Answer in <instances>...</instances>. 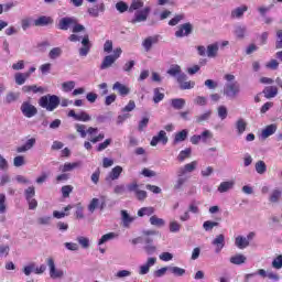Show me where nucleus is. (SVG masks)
I'll return each mask as SVG.
<instances>
[{"label":"nucleus","instance_id":"obj_50","mask_svg":"<svg viewBox=\"0 0 282 282\" xmlns=\"http://www.w3.org/2000/svg\"><path fill=\"white\" fill-rule=\"evenodd\" d=\"M182 73V67L180 65H173L167 69L170 76H178Z\"/></svg>","mask_w":282,"mask_h":282},{"label":"nucleus","instance_id":"obj_32","mask_svg":"<svg viewBox=\"0 0 282 282\" xmlns=\"http://www.w3.org/2000/svg\"><path fill=\"white\" fill-rule=\"evenodd\" d=\"M248 127V123L243 119H238L236 122V129L238 131V135H242V133L246 132V129Z\"/></svg>","mask_w":282,"mask_h":282},{"label":"nucleus","instance_id":"obj_64","mask_svg":"<svg viewBox=\"0 0 282 282\" xmlns=\"http://www.w3.org/2000/svg\"><path fill=\"white\" fill-rule=\"evenodd\" d=\"M276 37L275 47L276 50H282V30L276 31Z\"/></svg>","mask_w":282,"mask_h":282},{"label":"nucleus","instance_id":"obj_63","mask_svg":"<svg viewBox=\"0 0 282 282\" xmlns=\"http://www.w3.org/2000/svg\"><path fill=\"white\" fill-rule=\"evenodd\" d=\"M267 69H279V62L276 59H271L265 64Z\"/></svg>","mask_w":282,"mask_h":282},{"label":"nucleus","instance_id":"obj_55","mask_svg":"<svg viewBox=\"0 0 282 282\" xmlns=\"http://www.w3.org/2000/svg\"><path fill=\"white\" fill-rule=\"evenodd\" d=\"M9 254H10V246L0 245V259H3V257H8Z\"/></svg>","mask_w":282,"mask_h":282},{"label":"nucleus","instance_id":"obj_4","mask_svg":"<svg viewBox=\"0 0 282 282\" xmlns=\"http://www.w3.org/2000/svg\"><path fill=\"white\" fill-rule=\"evenodd\" d=\"M121 55H122V48H120V47L115 48L112 55H107L104 57L101 65H100V69H109V67H111V65H113V63H116V61Z\"/></svg>","mask_w":282,"mask_h":282},{"label":"nucleus","instance_id":"obj_22","mask_svg":"<svg viewBox=\"0 0 282 282\" xmlns=\"http://www.w3.org/2000/svg\"><path fill=\"white\" fill-rule=\"evenodd\" d=\"M235 246H237L239 250H243L250 246V241H248V239L243 236H238L236 237Z\"/></svg>","mask_w":282,"mask_h":282},{"label":"nucleus","instance_id":"obj_45","mask_svg":"<svg viewBox=\"0 0 282 282\" xmlns=\"http://www.w3.org/2000/svg\"><path fill=\"white\" fill-rule=\"evenodd\" d=\"M116 10L120 12V14H123V12L129 11V4H127L124 1H119L116 3Z\"/></svg>","mask_w":282,"mask_h":282},{"label":"nucleus","instance_id":"obj_5","mask_svg":"<svg viewBox=\"0 0 282 282\" xmlns=\"http://www.w3.org/2000/svg\"><path fill=\"white\" fill-rule=\"evenodd\" d=\"M20 111L22 112L24 118H34V116L39 113V109H36L35 106L32 105V102L30 101H23L20 107Z\"/></svg>","mask_w":282,"mask_h":282},{"label":"nucleus","instance_id":"obj_41","mask_svg":"<svg viewBox=\"0 0 282 282\" xmlns=\"http://www.w3.org/2000/svg\"><path fill=\"white\" fill-rule=\"evenodd\" d=\"M116 237H118L116 232L106 234L99 239L98 246H102V243H107V241H111V239H116Z\"/></svg>","mask_w":282,"mask_h":282},{"label":"nucleus","instance_id":"obj_16","mask_svg":"<svg viewBox=\"0 0 282 282\" xmlns=\"http://www.w3.org/2000/svg\"><path fill=\"white\" fill-rule=\"evenodd\" d=\"M212 243L216 247V252L219 253L221 250H224V246H226V237L220 234L216 236Z\"/></svg>","mask_w":282,"mask_h":282},{"label":"nucleus","instance_id":"obj_20","mask_svg":"<svg viewBox=\"0 0 282 282\" xmlns=\"http://www.w3.org/2000/svg\"><path fill=\"white\" fill-rule=\"evenodd\" d=\"M34 144H36V139L31 138L25 142V144L17 148V153H25V151H30Z\"/></svg>","mask_w":282,"mask_h":282},{"label":"nucleus","instance_id":"obj_52","mask_svg":"<svg viewBox=\"0 0 282 282\" xmlns=\"http://www.w3.org/2000/svg\"><path fill=\"white\" fill-rule=\"evenodd\" d=\"M213 111L208 110L207 112L200 115V116H197L196 117V122L197 124H202V122H206V120H208V118H210Z\"/></svg>","mask_w":282,"mask_h":282},{"label":"nucleus","instance_id":"obj_2","mask_svg":"<svg viewBox=\"0 0 282 282\" xmlns=\"http://www.w3.org/2000/svg\"><path fill=\"white\" fill-rule=\"evenodd\" d=\"M224 78L228 83L224 87V95L227 96V98H237L241 91V86L239 83L232 82L235 80V75L226 74Z\"/></svg>","mask_w":282,"mask_h":282},{"label":"nucleus","instance_id":"obj_56","mask_svg":"<svg viewBox=\"0 0 282 282\" xmlns=\"http://www.w3.org/2000/svg\"><path fill=\"white\" fill-rule=\"evenodd\" d=\"M74 87H76V83L72 80L62 84L63 91H66V93L72 91Z\"/></svg>","mask_w":282,"mask_h":282},{"label":"nucleus","instance_id":"obj_61","mask_svg":"<svg viewBox=\"0 0 282 282\" xmlns=\"http://www.w3.org/2000/svg\"><path fill=\"white\" fill-rule=\"evenodd\" d=\"M272 265L273 268H275V270H281L282 268V256H278L273 261H272Z\"/></svg>","mask_w":282,"mask_h":282},{"label":"nucleus","instance_id":"obj_13","mask_svg":"<svg viewBox=\"0 0 282 282\" xmlns=\"http://www.w3.org/2000/svg\"><path fill=\"white\" fill-rule=\"evenodd\" d=\"M197 169V161H192L191 163L185 164L183 167H180L177 171L178 177H184L186 173H193Z\"/></svg>","mask_w":282,"mask_h":282},{"label":"nucleus","instance_id":"obj_34","mask_svg":"<svg viewBox=\"0 0 282 282\" xmlns=\"http://www.w3.org/2000/svg\"><path fill=\"white\" fill-rule=\"evenodd\" d=\"M248 12V6H242V7H238L236 8L232 12H231V17L234 19H241V15Z\"/></svg>","mask_w":282,"mask_h":282},{"label":"nucleus","instance_id":"obj_33","mask_svg":"<svg viewBox=\"0 0 282 282\" xmlns=\"http://www.w3.org/2000/svg\"><path fill=\"white\" fill-rule=\"evenodd\" d=\"M246 256L238 253L230 258V263H232L234 265H241L246 263Z\"/></svg>","mask_w":282,"mask_h":282},{"label":"nucleus","instance_id":"obj_46","mask_svg":"<svg viewBox=\"0 0 282 282\" xmlns=\"http://www.w3.org/2000/svg\"><path fill=\"white\" fill-rule=\"evenodd\" d=\"M170 272L174 274V276H184L186 274V270L180 267H171Z\"/></svg>","mask_w":282,"mask_h":282},{"label":"nucleus","instance_id":"obj_37","mask_svg":"<svg viewBox=\"0 0 282 282\" xmlns=\"http://www.w3.org/2000/svg\"><path fill=\"white\" fill-rule=\"evenodd\" d=\"M62 55H63V48L53 47L48 53V58H51V61H56V58H59V56Z\"/></svg>","mask_w":282,"mask_h":282},{"label":"nucleus","instance_id":"obj_47","mask_svg":"<svg viewBox=\"0 0 282 282\" xmlns=\"http://www.w3.org/2000/svg\"><path fill=\"white\" fill-rule=\"evenodd\" d=\"M192 150L191 148H187L185 150H182L177 156L178 162H184L187 158H191Z\"/></svg>","mask_w":282,"mask_h":282},{"label":"nucleus","instance_id":"obj_62","mask_svg":"<svg viewBox=\"0 0 282 282\" xmlns=\"http://www.w3.org/2000/svg\"><path fill=\"white\" fill-rule=\"evenodd\" d=\"M77 241L82 246V248H89V238L80 236L77 238Z\"/></svg>","mask_w":282,"mask_h":282},{"label":"nucleus","instance_id":"obj_60","mask_svg":"<svg viewBox=\"0 0 282 282\" xmlns=\"http://www.w3.org/2000/svg\"><path fill=\"white\" fill-rule=\"evenodd\" d=\"M183 19H184V14H177L169 21V25L175 26L177 25V23H180V21H183Z\"/></svg>","mask_w":282,"mask_h":282},{"label":"nucleus","instance_id":"obj_42","mask_svg":"<svg viewBox=\"0 0 282 282\" xmlns=\"http://www.w3.org/2000/svg\"><path fill=\"white\" fill-rule=\"evenodd\" d=\"M140 8H144V1H142V0H132L131 4L129 7V12L140 10Z\"/></svg>","mask_w":282,"mask_h":282},{"label":"nucleus","instance_id":"obj_28","mask_svg":"<svg viewBox=\"0 0 282 282\" xmlns=\"http://www.w3.org/2000/svg\"><path fill=\"white\" fill-rule=\"evenodd\" d=\"M155 208L153 207H142L138 210V217H151V215H154Z\"/></svg>","mask_w":282,"mask_h":282},{"label":"nucleus","instance_id":"obj_9","mask_svg":"<svg viewBox=\"0 0 282 282\" xmlns=\"http://www.w3.org/2000/svg\"><path fill=\"white\" fill-rule=\"evenodd\" d=\"M160 142L163 145L169 144V137L166 135V131L161 130L159 131L158 135H154L150 142L151 147H158V144H160Z\"/></svg>","mask_w":282,"mask_h":282},{"label":"nucleus","instance_id":"obj_40","mask_svg":"<svg viewBox=\"0 0 282 282\" xmlns=\"http://www.w3.org/2000/svg\"><path fill=\"white\" fill-rule=\"evenodd\" d=\"M74 208H76L75 210L76 219H85V214H84L85 208L83 207V204L77 203Z\"/></svg>","mask_w":282,"mask_h":282},{"label":"nucleus","instance_id":"obj_8","mask_svg":"<svg viewBox=\"0 0 282 282\" xmlns=\"http://www.w3.org/2000/svg\"><path fill=\"white\" fill-rule=\"evenodd\" d=\"M47 265L50 268V276H51V279H63L65 273L63 272V270L56 269V264L54 263V259L53 258H48L47 259Z\"/></svg>","mask_w":282,"mask_h":282},{"label":"nucleus","instance_id":"obj_14","mask_svg":"<svg viewBox=\"0 0 282 282\" xmlns=\"http://www.w3.org/2000/svg\"><path fill=\"white\" fill-rule=\"evenodd\" d=\"M54 23V19L47 15H41L36 20H34L35 28H45L46 25H52Z\"/></svg>","mask_w":282,"mask_h":282},{"label":"nucleus","instance_id":"obj_57","mask_svg":"<svg viewBox=\"0 0 282 282\" xmlns=\"http://www.w3.org/2000/svg\"><path fill=\"white\" fill-rule=\"evenodd\" d=\"M98 204H100V200L98 198H93L88 205L89 213H95L96 208H98Z\"/></svg>","mask_w":282,"mask_h":282},{"label":"nucleus","instance_id":"obj_25","mask_svg":"<svg viewBox=\"0 0 282 282\" xmlns=\"http://www.w3.org/2000/svg\"><path fill=\"white\" fill-rule=\"evenodd\" d=\"M112 89H117V91L120 94V96H128L130 89L129 87L122 85L120 82H117L113 84Z\"/></svg>","mask_w":282,"mask_h":282},{"label":"nucleus","instance_id":"obj_35","mask_svg":"<svg viewBox=\"0 0 282 282\" xmlns=\"http://www.w3.org/2000/svg\"><path fill=\"white\" fill-rule=\"evenodd\" d=\"M164 89L162 88H154V96H153V102L158 105L159 102H162L164 100Z\"/></svg>","mask_w":282,"mask_h":282},{"label":"nucleus","instance_id":"obj_1","mask_svg":"<svg viewBox=\"0 0 282 282\" xmlns=\"http://www.w3.org/2000/svg\"><path fill=\"white\" fill-rule=\"evenodd\" d=\"M72 28L73 34L68 36V41L70 43H78L80 41V36L77 34L79 32H85V25L78 23V19L74 17H64L58 21L57 29L67 32Z\"/></svg>","mask_w":282,"mask_h":282},{"label":"nucleus","instance_id":"obj_54","mask_svg":"<svg viewBox=\"0 0 282 282\" xmlns=\"http://www.w3.org/2000/svg\"><path fill=\"white\" fill-rule=\"evenodd\" d=\"M199 135L202 142H208V140H213V132H210V130H205Z\"/></svg>","mask_w":282,"mask_h":282},{"label":"nucleus","instance_id":"obj_49","mask_svg":"<svg viewBox=\"0 0 282 282\" xmlns=\"http://www.w3.org/2000/svg\"><path fill=\"white\" fill-rule=\"evenodd\" d=\"M89 120H91V116H89V113H87L86 111L77 113L78 122H89Z\"/></svg>","mask_w":282,"mask_h":282},{"label":"nucleus","instance_id":"obj_38","mask_svg":"<svg viewBox=\"0 0 282 282\" xmlns=\"http://www.w3.org/2000/svg\"><path fill=\"white\" fill-rule=\"evenodd\" d=\"M171 105L173 107V109H184V105H186V100L182 99V98H175L171 100Z\"/></svg>","mask_w":282,"mask_h":282},{"label":"nucleus","instance_id":"obj_39","mask_svg":"<svg viewBox=\"0 0 282 282\" xmlns=\"http://www.w3.org/2000/svg\"><path fill=\"white\" fill-rule=\"evenodd\" d=\"M281 195H282L281 189H273L269 197V202H271V204L279 203V200L281 199Z\"/></svg>","mask_w":282,"mask_h":282},{"label":"nucleus","instance_id":"obj_51","mask_svg":"<svg viewBox=\"0 0 282 282\" xmlns=\"http://www.w3.org/2000/svg\"><path fill=\"white\" fill-rule=\"evenodd\" d=\"M25 199H34V195H36V189L34 186H30L24 191Z\"/></svg>","mask_w":282,"mask_h":282},{"label":"nucleus","instance_id":"obj_36","mask_svg":"<svg viewBox=\"0 0 282 282\" xmlns=\"http://www.w3.org/2000/svg\"><path fill=\"white\" fill-rule=\"evenodd\" d=\"M150 224H151V226H156V228H162V226H165L166 221H164V219L153 215L150 217Z\"/></svg>","mask_w":282,"mask_h":282},{"label":"nucleus","instance_id":"obj_3","mask_svg":"<svg viewBox=\"0 0 282 282\" xmlns=\"http://www.w3.org/2000/svg\"><path fill=\"white\" fill-rule=\"evenodd\" d=\"M39 105L42 109H46V111H54L58 109V105H61V98L56 95H45L39 99Z\"/></svg>","mask_w":282,"mask_h":282},{"label":"nucleus","instance_id":"obj_23","mask_svg":"<svg viewBox=\"0 0 282 282\" xmlns=\"http://www.w3.org/2000/svg\"><path fill=\"white\" fill-rule=\"evenodd\" d=\"M276 123H271L269 126H267L263 130H262V138H270V135H274V133H276Z\"/></svg>","mask_w":282,"mask_h":282},{"label":"nucleus","instance_id":"obj_17","mask_svg":"<svg viewBox=\"0 0 282 282\" xmlns=\"http://www.w3.org/2000/svg\"><path fill=\"white\" fill-rule=\"evenodd\" d=\"M262 94L264 95V98L270 100V98H276L279 94V88L276 86H267L262 90Z\"/></svg>","mask_w":282,"mask_h":282},{"label":"nucleus","instance_id":"obj_30","mask_svg":"<svg viewBox=\"0 0 282 282\" xmlns=\"http://www.w3.org/2000/svg\"><path fill=\"white\" fill-rule=\"evenodd\" d=\"M232 186H235L234 181L223 182L218 186V193H228V191H230V188H232Z\"/></svg>","mask_w":282,"mask_h":282},{"label":"nucleus","instance_id":"obj_15","mask_svg":"<svg viewBox=\"0 0 282 282\" xmlns=\"http://www.w3.org/2000/svg\"><path fill=\"white\" fill-rule=\"evenodd\" d=\"M120 175H122V166L117 165L109 172L108 176L106 177V181L113 182L116 180H119Z\"/></svg>","mask_w":282,"mask_h":282},{"label":"nucleus","instance_id":"obj_29","mask_svg":"<svg viewBox=\"0 0 282 282\" xmlns=\"http://www.w3.org/2000/svg\"><path fill=\"white\" fill-rule=\"evenodd\" d=\"M14 78L17 85H25V82L30 78V73H17Z\"/></svg>","mask_w":282,"mask_h":282},{"label":"nucleus","instance_id":"obj_31","mask_svg":"<svg viewBox=\"0 0 282 282\" xmlns=\"http://www.w3.org/2000/svg\"><path fill=\"white\" fill-rule=\"evenodd\" d=\"M186 138H188V130L184 129L175 134L174 144H178V142H184Z\"/></svg>","mask_w":282,"mask_h":282},{"label":"nucleus","instance_id":"obj_11","mask_svg":"<svg viewBox=\"0 0 282 282\" xmlns=\"http://www.w3.org/2000/svg\"><path fill=\"white\" fill-rule=\"evenodd\" d=\"M91 52V41L89 34H85L82 39V47L79 48V56H87Z\"/></svg>","mask_w":282,"mask_h":282},{"label":"nucleus","instance_id":"obj_53","mask_svg":"<svg viewBox=\"0 0 282 282\" xmlns=\"http://www.w3.org/2000/svg\"><path fill=\"white\" fill-rule=\"evenodd\" d=\"M74 191V186L72 185H64L62 187V196L67 199L69 197V194Z\"/></svg>","mask_w":282,"mask_h":282},{"label":"nucleus","instance_id":"obj_18","mask_svg":"<svg viewBox=\"0 0 282 282\" xmlns=\"http://www.w3.org/2000/svg\"><path fill=\"white\" fill-rule=\"evenodd\" d=\"M121 221L123 224V228H129L133 221H135V217L129 215V213L124 209L121 210Z\"/></svg>","mask_w":282,"mask_h":282},{"label":"nucleus","instance_id":"obj_7","mask_svg":"<svg viewBox=\"0 0 282 282\" xmlns=\"http://www.w3.org/2000/svg\"><path fill=\"white\" fill-rule=\"evenodd\" d=\"M193 34V24L191 22H186L178 26V30L175 32L176 39H184V36H188Z\"/></svg>","mask_w":282,"mask_h":282},{"label":"nucleus","instance_id":"obj_48","mask_svg":"<svg viewBox=\"0 0 282 282\" xmlns=\"http://www.w3.org/2000/svg\"><path fill=\"white\" fill-rule=\"evenodd\" d=\"M217 226H219V223L213 221V220H206L203 224V228H204V230H206V232L213 230V228H217Z\"/></svg>","mask_w":282,"mask_h":282},{"label":"nucleus","instance_id":"obj_12","mask_svg":"<svg viewBox=\"0 0 282 282\" xmlns=\"http://www.w3.org/2000/svg\"><path fill=\"white\" fill-rule=\"evenodd\" d=\"M160 43V35L148 36L143 40L142 46L147 52H151L153 45H158Z\"/></svg>","mask_w":282,"mask_h":282},{"label":"nucleus","instance_id":"obj_43","mask_svg":"<svg viewBox=\"0 0 282 282\" xmlns=\"http://www.w3.org/2000/svg\"><path fill=\"white\" fill-rule=\"evenodd\" d=\"M144 238L142 241L145 243V246L153 245V238H151V235H155V230H148L143 232Z\"/></svg>","mask_w":282,"mask_h":282},{"label":"nucleus","instance_id":"obj_26","mask_svg":"<svg viewBox=\"0 0 282 282\" xmlns=\"http://www.w3.org/2000/svg\"><path fill=\"white\" fill-rule=\"evenodd\" d=\"M218 52H219V45L217 43L209 44L207 46V56H208V58H216Z\"/></svg>","mask_w":282,"mask_h":282},{"label":"nucleus","instance_id":"obj_59","mask_svg":"<svg viewBox=\"0 0 282 282\" xmlns=\"http://www.w3.org/2000/svg\"><path fill=\"white\" fill-rule=\"evenodd\" d=\"M143 250H145L147 254H155V252L158 251V247H155V245H145L143 247Z\"/></svg>","mask_w":282,"mask_h":282},{"label":"nucleus","instance_id":"obj_6","mask_svg":"<svg viewBox=\"0 0 282 282\" xmlns=\"http://www.w3.org/2000/svg\"><path fill=\"white\" fill-rule=\"evenodd\" d=\"M75 129L77 133H79L80 138H87V133L90 137L96 135V133H98V128L89 127L87 129L85 124H80V123H76ZM85 129H87V131Z\"/></svg>","mask_w":282,"mask_h":282},{"label":"nucleus","instance_id":"obj_27","mask_svg":"<svg viewBox=\"0 0 282 282\" xmlns=\"http://www.w3.org/2000/svg\"><path fill=\"white\" fill-rule=\"evenodd\" d=\"M21 97L20 93L10 91L7 94L4 98V102L7 105H12V102H17V100Z\"/></svg>","mask_w":282,"mask_h":282},{"label":"nucleus","instance_id":"obj_24","mask_svg":"<svg viewBox=\"0 0 282 282\" xmlns=\"http://www.w3.org/2000/svg\"><path fill=\"white\" fill-rule=\"evenodd\" d=\"M80 166V162H74V163H65L64 165L59 166V171L62 173H69V171H74V169H78Z\"/></svg>","mask_w":282,"mask_h":282},{"label":"nucleus","instance_id":"obj_44","mask_svg":"<svg viewBox=\"0 0 282 282\" xmlns=\"http://www.w3.org/2000/svg\"><path fill=\"white\" fill-rule=\"evenodd\" d=\"M265 171H268V165H265V162L263 161H258L256 163V172L259 174V175H263V173H265Z\"/></svg>","mask_w":282,"mask_h":282},{"label":"nucleus","instance_id":"obj_21","mask_svg":"<svg viewBox=\"0 0 282 282\" xmlns=\"http://www.w3.org/2000/svg\"><path fill=\"white\" fill-rule=\"evenodd\" d=\"M100 12H105V2L88 9V14H90V17H100Z\"/></svg>","mask_w":282,"mask_h":282},{"label":"nucleus","instance_id":"obj_19","mask_svg":"<svg viewBox=\"0 0 282 282\" xmlns=\"http://www.w3.org/2000/svg\"><path fill=\"white\" fill-rule=\"evenodd\" d=\"M22 91L24 94H45V88L36 85L23 86Z\"/></svg>","mask_w":282,"mask_h":282},{"label":"nucleus","instance_id":"obj_10","mask_svg":"<svg viewBox=\"0 0 282 282\" xmlns=\"http://www.w3.org/2000/svg\"><path fill=\"white\" fill-rule=\"evenodd\" d=\"M150 12H151L150 7H145L143 10L138 11L134 14V18L131 20V23L135 24V23H142V22L147 21V19H149Z\"/></svg>","mask_w":282,"mask_h":282},{"label":"nucleus","instance_id":"obj_58","mask_svg":"<svg viewBox=\"0 0 282 282\" xmlns=\"http://www.w3.org/2000/svg\"><path fill=\"white\" fill-rule=\"evenodd\" d=\"M235 34L238 39H243L246 36V26H237Z\"/></svg>","mask_w":282,"mask_h":282}]
</instances>
